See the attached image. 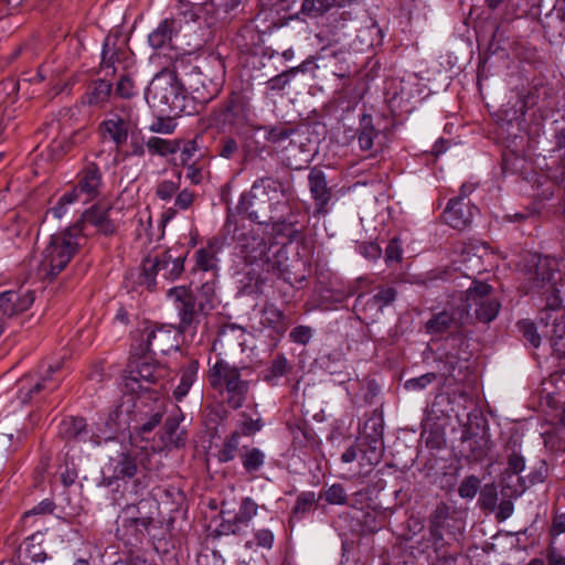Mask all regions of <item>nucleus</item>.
Masks as SVG:
<instances>
[{
	"mask_svg": "<svg viewBox=\"0 0 565 565\" xmlns=\"http://www.w3.org/2000/svg\"><path fill=\"white\" fill-rule=\"evenodd\" d=\"M100 132L105 139H110L117 149L127 142L129 124L118 115H113L100 124Z\"/></svg>",
	"mask_w": 565,
	"mask_h": 565,
	"instance_id": "bb28decb",
	"label": "nucleus"
},
{
	"mask_svg": "<svg viewBox=\"0 0 565 565\" xmlns=\"http://www.w3.org/2000/svg\"><path fill=\"white\" fill-rule=\"evenodd\" d=\"M189 86L192 89V99H196L201 104L209 103L216 96L217 93L215 87L212 89L209 88V85L205 84L201 73L193 74L190 77Z\"/></svg>",
	"mask_w": 565,
	"mask_h": 565,
	"instance_id": "c9c22d12",
	"label": "nucleus"
},
{
	"mask_svg": "<svg viewBox=\"0 0 565 565\" xmlns=\"http://www.w3.org/2000/svg\"><path fill=\"white\" fill-rule=\"evenodd\" d=\"M110 209H104L97 205H94L86 210L82 220L77 222L75 225H82L83 227V236L85 237V230L87 225L94 226L99 233L105 235H111L116 231L115 223L109 217Z\"/></svg>",
	"mask_w": 565,
	"mask_h": 565,
	"instance_id": "b1692460",
	"label": "nucleus"
},
{
	"mask_svg": "<svg viewBox=\"0 0 565 565\" xmlns=\"http://www.w3.org/2000/svg\"><path fill=\"white\" fill-rule=\"evenodd\" d=\"M174 337L170 329L163 327L147 328L143 331V352L168 353L174 348Z\"/></svg>",
	"mask_w": 565,
	"mask_h": 565,
	"instance_id": "5701e85b",
	"label": "nucleus"
},
{
	"mask_svg": "<svg viewBox=\"0 0 565 565\" xmlns=\"http://www.w3.org/2000/svg\"><path fill=\"white\" fill-rule=\"evenodd\" d=\"M359 451L361 454V465L375 466L377 465L384 452L383 439H362L359 445Z\"/></svg>",
	"mask_w": 565,
	"mask_h": 565,
	"instance_id": "473e14b6",
	"label": "nucleus"
},
{
	"mask_svg": "<svg viewBox=\"0 0 565 565\" xmlns=\"http://www.w3.org/2000/svg\"><path fill=\"white\" fill-rule=\"evenodd\" d=\"M335 0H303L301 12L310 18H317L328 12Z\"/></svg>",
	"mask_w": 565,
	"mask_h": 565,
	"instance_id": "49530a36",
	"label": "nucleus"
},
{
	"mask_svg": "<svg viewBox=\"0 0 565 565\" xmlns=\"http://www.w3.org/2000/svg\"><path fill=\"white\" fill-rule=\"evenodd\" d=\"M266 140L271 143H281L296 132L294 127L282 125L266 127Z\"/></svg>",
	"mask_w": 565,
	"mask_h": 565,
	"instance_id": "603ef678",
	"label": "nucleus"
},
{
	"mask_svg": "<svg viewBox=\"0 0 565 565\" xmlns=\"http://www.w3.org/2000/svg\"><path fill=\"white\" fill-rule=\"evenodd\" d=\"M217 341L222 345L237 344L243 348L246 342V331L244 328L236 324L224 326L218 333Z\"/></svg>",
	"mask_w": 565,
	"mask_h": 565,
	"instance_id": "58836bf2",
	"label": "nucleus"
},
{
	"mask_svg": "<svg viewBox=\"0 0 565 565\" xmlns=\"http://www.w3.org/2000/svg\"><path fill=\"white\" fill-rule=\"evenodd\" d=\"M437 379H444V375H438L435 372H428L418 377L407 380L404 383V387L407 391H422L425 390L433 382H435Z\"/></svg>",
	"mask_w": 565,
	"mask_h": 565,
	"instance_id": "5fc2aeb1",
	"label": "nucleus"
},
{
	"mask_svg": "<svg viewBox=\"0 0 565 565\" xmlns=\"http://www.w3.org/2000/svg\"><path fill=\"white\" fill-rule=\"evenodd\" d=\"M180 23L173 18L162 20L159 25L148 35V42L154 50L169 46L180 31Z\"/></svg>",
	"mask_w": 565,
	"mask_h": 565,
	"instance_id": "a878e982",
	"label": "nucleus"
},
{
	"mask_svg": "<svg viewBox=\"0 0 565 565\" xmlns=\"http://www.w3.org/2000/svg\"><path fill=\"white\" fill-rule=\"evenodd\" d=\"M302 265L303 264L299 258H289L286 246H278L276 244L270 256L267 257L263 270L271 273L292 286L296 282L303 281L305 279V275L302 273H298V269H300Z\"/></svg>",
	"mask_w": 565,
	"mask_h": 565,
	"instance_id": "1a4fd4ad",
	"label": "nucleus"
},
{
	"mask_svg": "<svg viewBox=\"0 0 565 565\" xmlns=\"http://www.w3.org/2000/svg\"><path fill=\"white\" fill-rule=\"evenodd\" d=\"M540 323L545 328L543 335L554 339L565 338V310L562 308V302L555 308L547 306V300L540 313Z\"/></svg>",
	"mask_w": 565,
	"mask_h": 565,
	"instance_id": "6ab92c4d",
	"label": "nucleus"
},
{
	"mask_svg": "<svg viewBox=\"0 0 565 565\" xmlns=\"http://www.w3.org/2000/svg\"><path fill=\"white\" fill-rule=\"evenodd\" d=\"M167 297L173 305L179 318L178 331L181 333H195L201 321V316L206 315L199 310L194 294L184 286H178L170 288L167 291Z\"/></svg>",
	"mask_w": 565,
	"mask_h": 565,
	"instance_id": "0eeeda50",
	"label": "nucleus"
},
{
	"mask_svg": "<svg viewBox=\"0 0 565 565\" xmlns=\"http://www.w3.org/2000/svg\"><path fill=\"white\" fill-rule=\"evenodd\" d=\"M397 291L395 290V288H382L365 302V309L381 312L385 307L390 306L395 301Z\"/></svg>",
	"mask_w": 565,
	"mask_h": 565,
	"instance_id": "ea45409f",
	"label": "nucleus"
},
{
	"mask_svg": "<svg viewBox=\"0 0 565 565\" xmlns=\"http://www.w3.org/2000/svg\"><path fill=\"white\" fill-rule=\"evenodd\" d=\"M260 323L270 328L278 335H282L289 326L287 317L274 305H266L262 311Z\"/></svg>",
	"mask_w": 565,
	"mask_h": 565,
	"instance_id": "2f4dec72",
	"label": "nucleus"
},
{
	"mask_svg": "<svg viewBox=\"0 0 565 565\" xmlns=\"http://www.w3.org/2000/svg\"><path fill=\"white\" fill-rule=\"evenodd\" d=\"M111 84L105 79L95 81L88 88L87 100L89 105H100L107 100L111 92Z\"/></svg>",
	"mask_w": 565,
	"mask_h": 565,
	"instance_id": "79ce46f5",
	"label": "nucleus"
},
{
	"mask_svg": "<svg viewBox=\"0 0 565 565\" xmlns=\"http://www.w3.org/2000/svg\"><path fill=\"white\" fill-rule=\"evenodd\" d=\"M297 73V68H290L285 71L274 77H271L268 82V88L270 90H282L290 82L292 75Z\"/></svg>",
	"mask_w": 565,
	"mask_h": 565,
	"instance_id": "338daca9",
	"label": "nucleus"
},
{
	"mask_svg": "<svg viewBox=\"0 0 565 565\" xmlns=\"http://www.w3.org/2000/svg\"><path fill=\"white\" fill-rule=\"evenodd\" d=\"M287 372V360L284 356L276 358L265 374L266 381H273L285 375Z\"/></svg>",
	"mask_w": 565,
	"mask_h": 565,
	"instance_id": "774afa93",
	"label": "nucleus"
},
{
	"mask_svg": "<svg viewBox=\"0 0 565 565\" xmlns=\"http://www.w3.org/2000/svg\"><path fill=\"white\" fill-rule=\"evenodd\" d=\"M183 419V415L178 411L175 415H171L167 418L163 429L160 434V443L157 446H152L154 451H161L170 448H180L185 445L186 434L184 429L180 428V423Z\"/></svg>",
	"mask_w": 565,
	"mask_h": 565,
	"instance_id": "a211bd4d",
	"label": "nucleus"
},
{
	"mask_svg": "<svg viewBox=\"0 0 565 565\" xmlns=\"http://www.w3.org/2000/svg\"><path fill=\"white\" fill-rule=\"evenodd\" d=\"M239 433L234 431L223 443L221 450L217 454V458L221 462L232 461L237 454L239 448Z\"/></svg>",
	"mask_w": 565,
	"mask_h": 565,
	"instance_id": "a18cd8bd",
	"label": "nucleus"
},
{
	"mask_svg": "<svg viewBox=\"0 0 565 565\" xmlns=\"http://www.w3.org/2000/svg\"><path fill=\"white\" fill-rule=\"evenodd\" d=\"M403 257V248L397 237L392 238L385 248V263L391 266L393 263H399Z\"/></svg>",
	"mask_w": 565,
	"mask_h": 565,
	"instance_id": "0e129e2a",
	"label": "nucleus"
},
{
	"mask_svg": "<svg viewBox=\"0 0 565 565\" xmlns=\"http://www.w3.org/2000/svg\"><path fill=\"white\" fill-rule=\"evenodd\" d=\"M103 184V174L94 162L87 163L77 175V191L83 193L85 202L97 198Z\"/></svg>",
	"mask_w": 565,
	"mask_h": 565,
	"instance_id": "aec40b11",
	"label": "nucleus"
},
{
	"mask_svg": "<svg viewBox=\"0 0 565 565\" xmlns=\"http://www.w3.org/2000/svg\"><path fill=\"white\" fill-rule=\"evenodd\" d=\"M491 291L492 287L486 282H475L467 290L462 309L469 313V319L475 317L479 322L489 323L497 318L501 305Z\"/></svg>",
	"mask_w": 565,
	"mask_h": 565,
	"instance_id": "423d86ee",
	"label": "nucleus"
},
{
	"mask_svg": "<svg viewBox=\"0 0 565 565\" xmlns=\"http://www.w3.org/2000/svg\"><path fill=\"white\" fill-rule=\"evenodd\" d=\"M266 455L259 448H245L241 454L243 468L248 475H255L265 463Z\"/></svg>",
	"mask_w": 565,
	"mask_h": 565,
	"instance_id": "4c0bfd02",
	"label": "nucleus"
},
{
	"mask_svg": "<svg viewBox=\"0 0 565 565\" xmlns=\"http://www.w3.org/2000/svg\"><path fill=\"white\" fill-rule=\"evenodd\" d=\"M138 475V466L136 459L130 455L122 452L113 466L111 477L116 480L132 479Z\"/></svg>",
	"mask_w": 565,
	"mask_h": 565,
	"instance_id": "72a5a7b5",
	"label": "nucleus"
},
{
	"mask_svg": "<svg viewBox=\"0 0 565 565\" xmlns=\"http://www.w3.org/2000/svg\"><path fill=\"white\" fill-rule=\"evenodd\" d=\"M469 320V313L465 309H457L454 311L444 310L434 315L426 322V330L428 333H441L450 328H458Z\"/></svg>",
	"mask_w": 565,
	"mask_h": 565,
	"instance_id": "393cba45",
	"label": "nucleus"
},
{
	"mask_svg": "<svg viewBox=\"0 0 565 565\" xmlns=\"http://www.w3.org/2000/svg\"><path fill=\"white\" fill-rule=\"evenodd\" d=\"M258 504L249 497H244L237 509L222 505L218 533L222 535H244L248 532L253 519L258 513Z\"/></svg>",
	"mask_w": 565,
	"mask_h": 565,
	"instance_id": "6e6552de",
	"label": "nucleus"
},
{
	"mask_svg": "<svg viewBox=\"0 0 565 565\" xmlns=\"http://www.w3.org/2000/svg\"><path fill=\"white\" fill-rule=\"evenodd\" d=\"M130 379L136 382L158 383L167 373L164 366L149 362L147 358L138 360L130 369Z\"/></svg>",
	"mask_w": 565,
	"mask_h": 565,
	"instance_id": "c85d7f7f",
	"label": "nucleus"
},
{
	"mask_svg": "<svg viewBox=\"0 0 565 565\" xmlns=\"http://www.w3.org/2000/svg\"><path fill=\"white\" fill-rule=\"evenodd\" d=\"M194 299L198 301L199 310L207 315L216 305L215 282L206 281L202 284L194 295Z\"/></svg>",
	"mask_w": 565,
	"mask_h": 565,
	"instance_id": "e433bc0d",
	"label": "nucleus"
},
{
	"mask_svg": "<svg viewBox=\"0 0 565 565\" xmlns=\"http://www.w3.org/2000/svg\"><path fill=\"white\" fill-rule=\"evenodd\" d=\"M181 185V171H177L173 179L162 180L156 185V195L161 201H170Z\"/></svg>",
	"mask_w": 565,
	"mask_h": 565,
	"instance_id": "37998d69",
	"label": "nucleus"
},
{
	"mask_svg": "<svg viewBox=\"0 0 565 565\" xmlns=\"http://www.w3.org/2000/svg\"><path fill=\"white\" fill-rule=\"evenodd\" d=\"M519 331L523 334L524 339L533 347L537 348L541 343V337L537 333L536 327L529 320H522L518 323Z\"/></svg>",
	"mask_w": 565,
	"mask_h": 565,
	"instance_id": "052dcab7",
	"label": "nucleus"
},
{
	"mask_svg": "<svg viewBox=\"0 0 565 565\" xmlns=\"http://www.w3.org/2000/svg\"><path fill=\"white\" fill-rule=\"evenodd\" d=\"M324 499L329 504H345L348 494L340 483H334L324 492Z\"/></svg>",
	"mask_w": 565,
	"mask_h": 565,
	"instance_id": "e2e57ef3",
	"label": "nucleus"
},
{
	"mask_svg": "<svg viewBox=\"0 0 565 565\" xmlns=\"http://www.w3.org/2000/svg\"><path fill=\"white\" fill-rule=\"evenodd\" d=\"M289 188L277 179H257L250 189L249 217L259 224L285 223L284 211L288 210Z\"/></svg>",
	"mask_w": 565,
	"mask_h": 565,
	"instance_id": "f257e3e1",
	"label": "nucleus"
},
{
	"mask_svg": "<svg viewBox=\"0 0 565 565\" xmlns=\"http://www.w3.org/2000/svg\"><path fill=\"white\" fill-rule=\"evenodd\" d=\"M308 186L311 199L315 202V214H327L333 193L323 169L317 166L310 169Z\"/></svg>",
	"mask_w": 565,
	"mask_h": 565,
	"instance_id": "ddd939ff",
	"label": "nucleus"
},
{
	"mask_svg": "<svg viewBox=\"0 0 565 565\" xmlns=\"http://www.w3.org/2000/svg\"><path fill=\"white\" fill-rule=\"evenodd\" d=\"M184 255H173L172 249H168L153 258L148 257L142 263L137 281L148 290H153L158 275H161L166 280L180 278L184 270Z\"/></svg>",
	"mask_w": 565,
	"mask_h": 565,
	"instance_id": "39448f33",
	"label": "nucleus"
},
{
	"mask_svg": "<svg viewBox=\"0 0 565 565\" xmlns=\"http://www.w3.org/2000/svg\"><path fill=\"white\" fill-rule=\"evenodd\" d=\"M524 288L547 300V306L555 308L561 303L557 281L561 279L558 260L552 256L529 254L524 265Z\"/></svg>",
	"mask_w": 565,
	"mask_h": 565,
	"instance_id": "7ed1b4c3",
	"label": "nucleus"
},
{
	"mask_svg": "<svg viewBox=\"0 0 565 565\" xmlns=\"http://www.w3.org/2000/svg\"><path fill=\"white\" fill-rule=\"evenodd\" d=\"M468 341L461 335H451L446 339L445 352L440 355L448 376L456 379V370L467 367L469 360Z\"/></svg>",
	"mask_w": 565,
	"mask_h": 565,
	"instance_id": "f8f14e48",
	"label": "nucleus"
},
{
	"mask_svg": "<svg viewBox=\"0 0 565 565\" xmlns=\"http://www.w3.org/2000/svg\"><path fill=\"white\" fill-rule=\"evenodd\" d=\"M84 242L82 225H73L66 231L53 235L39 265L40 276L50 279L56 277Z\"/></svg>",
	"mask_w": 565,
	"mask_h": 565,
	"instance_id": "20e7f679",
	"label": "nucleus"
},
{
	"mask_svg": "<svg viewBox=\"0 0 565 565\" xmlns=\"http://www.w3.org/2000/svg\"><path fill=\"white\" fill-rule=\"evenodd\" d=\"M252 116V104L247 96L243 94H232L225 106V117L231 124H242L248 121Z\"/></svg>",
	"mask_w": 565,
	"mask_h": 565,
	"instance_id": "cd10ccee",
	"label": "nucleus"
},
{
	"mask_svg": "<svg viewBox=\"0 0 565 565\" xmlns=\"http://www.w3.org/2000/svg\"><path fill=\"white\" fill-rule=\"evenodd\" d=\"M316 505V495L313 492H302L298 495L296 504L292 509V515L297 518L303 516Z\"/></svg>",
	"mask_w": 565,
	"mask_h": 565,
	"instance_id": "3c124183",
	"label": "nucleus"
},
{
	"mask_svg": "<svg viewBox=\"0 0 565 565\" xmlns=\"http://www.w3.org/2000/svg\"><path fill=\"white\" fill-rule=\"evenodd\" d=\"M211 372L212 375L224 381L228 405L234 409L242 407L246 399L249 385L247 381L242 380L238 369L228 365L224 361H220L213 365Z\"/></svg>",
	"mask_w": 565,
	"mask_h": 565,
	"instance_id": "9d476101",
	"label": "nucleus"
},
{
	"mask_svg": "<svg viewBox=\"0 0 565 565\" xmlns=\"http://www.w3.org/2000/svg\"><path fill=\"white\" fill-rule=\"evenodd\" d=\"M275 536L274 533L268 529H259L254 532L253 539L246 541L245 548L253 550L260 547L270 550L274 545Z\"/></svg>",
	"mask_w": 565,
	"mask_h": 565,
	"instance_id": "de8ad7c7",
	"label": "nucleus"
},
{
	"mask_svg": "<svg viewBox=\"0 0 565 565\" xmlns=\"http://www.w3.org/2000/svg\"><path fill=\"white\" fill-rule=\"evenodd\" d=\"M379 137V131L373 126V119L371 115L363 114L360 119V129L358 141L361 150L370 151L373 156L377 148L375 147V139Z\"/></svg>",
	"mask_w": 565,
	"mask_h": 565,
	"instance_id": "7c9ffc66",
	"label": "nucleus"
},
{
	"mask_svg": "<svg viewBox=\"0 0 565 565\" xmlns=\"http://www.w3.org/2000/svg\"><path fill=\"white\" fill-rule=\"evenodd\" d=\"M119 54H124L115 46V40L110 36H107L104 41L103 52H102V67L103 68H114L115 62L118 61Z\"/></svg>",
	"mask_w": 565,
	"mask_h": 565,
	"instance_id": "8fccbe9b",
	"label": "nucleus"
},
{
	"mask_svg": "<svg viewBox=\"0 0 565 565\" xmlns=\"http://www.w3.org/2000/svg\"><path fill=\"white\" fill-rule=\"evenodd\" d=\"M216 253L212 246L200 248L195 252L194 270L214 271L217 268Z\"/></svg>",
	"mask_w": 565,
	"mask_h": 565,
	"instance_id": "a19ab883",
	"label": "nucleus"
},
{
	"mask_svg": "<svg viewBox=\"0 0 565 565\" xmlns=\"http://www.w3.org/2000/svg\"><path fill=\"white\" fill-rule=\"evenodd\" d=\"M443 530H429V543L435 556H444L450 553L448 543L445 541Z\"/></svg>",
	"mask_w": 565,
	"mask_h": 565,
	"instance_id": "bf43d9fd",
	"label": "nucleus"
},
{
	"mask_svg": "<svg viewBox=\"0 0 565 565\" xmlns=\"http://www.w3.org/2000/svg\"><path fill=\"white\" fill-rule=\"evenodd\" d=\"M238 141L231 136L222 137L216 146L217 156L227 160L233 159L234 156L238 152Z\"/></svg>",
	"mask_w": 565,
	"mask_h": 565,
	"instance_id": "864d4df0",
	"label": "nucleus"
},
{
	"mask_svg": "<svg viewBox=\"0 0 565 565\" xmlns=\"http://www.w3.org/2000/svg\"><path fill=\"white\" fill-rule=\"evenodd\" d=\"M198 370L199 363L195 360L190 361L188 365L182 369L180 383L173 391L175 399L181 401L189 393L196 379Z\"/></svg>",
	"mask_w": 565,
	"mask_h": 565,
	"instance_id": "f704fd0d",
	"label": "nucleus"
},
{
	"mask_svg": "<svg viewBox=\"0 0 565 565\" xmlns=\"http://www.w3.org/2000/svg\"><path fill=\"white\" fill-rule=\"evenodd\" d=\"M383 439V418L373 414L363 425L362 439Z\"/></svg>",
	"mask_w": 565,
	"mask_h": 565,
	"instance_id": "09e8293b",
	"label": "nucleus"
},
{
	"mask_svg": "<svg viewBox=\"0 0 565 565\" xmlns=\"http://www.w3.org/2000/svg\"><path fill=\"white\" fill-rule=\"evenodd\" d=\"M489 450V439L480 428L465 427L461 436V454L469 461H480Z\"/></svg>",
	"mask_w": 565,
	"mask_h": 565,
	"instance_id": "dca6fc26",
	"label": "nucleus"
},
{
	"mask_svg": "<svg viewBox=\"0 0 565 565\" xmlns=\"http://www.w3.org/2000/svg\"><path fill=\"white\" fill-rule=\"evenodd\" d=\"M61 369V363L49 364L44 373L41 374L40 379L29 387H25L24 383L26 379H21L19 381L20 385V398L22 403L30 402L35 395L42 392H52L58 386V380H56L53 375Z\"/></svg>",
	"mask_w": 565,
	"mask_h": 565,
	"instance_id": "f3484780",
	"label": "nucleus"
},
{
	"mask_svg": "<svg viewBox=\"0 0 565 565\" xmlns=\"http://www.w3.org/2000/svg\"><path fill=\"white\" fill-rule=\"evenodd\" d=\"M166 411L162 405H159L146 419L140 424L138 430L140 434L152 431L161 422Z\"/></svg>",
	"mask_w": 565,
	"mask_h": 565,
	"instance_id": "680f3d73",
	"label": "nucleus"
},
{
	"mask_svg": "<svg viewBox=\"0 0 565 565\" xmlns=\"http://www.w3.org/2000/svg\"><path fill=\"white\" fill-rule=\"evenodd\" d=\"M148 501L141 500L137 507H127L124 510L122 526L127 529L132 535L143 534L148 531L152 523V516L150 515H136L135 512L140 514V509Z\"/></svg>",
	"mask_w": 565,
	"mask_h": 565,
	"instance_id": "c756f323",
	"label": "nucleus"
},
{
	"mask_svg": "<svg viewBox=\"0 0 565 565\" xmlns=\"http://www.w3.org/2000/svg\"><path fill=\"white\" fill-rule=\"evenodd\" d=\"M473 211L477 207H471L462 198H452L444 211V220L450 227L463 230L471 223Z\"/></svg>",
	"mask_w": 565,
	"mask_h": 565,
	"instance_id": "4be33fe9",
	"label": "nucleus"
},
{
	"mask_svg": "<svg viewBox=\"0 0 565 565\" xmlns=\"http://www.w3.org/2000/svg\"><path fill=\"white\" fill-rule=\"evenodd\" d=\"M508 468L504 473L503 481L507 487L512 489L511 495H520L526 488V484L520 473L525 468V459L521 452L520 445L512 440L507 446Z\"/></svg>",
	"mask_w": 565,
	"mask_h": 565,
	"instance_id": "9b49d317",
	"label": "nucleus"
},
{
	"mask_svg": "<svg viewBox=\"0 0 565 565\" xmlns=\"http://www.w3.org/2000/svg\"><path fill=\"white\" fill-rule=\"evenodd\" d=\"M146 99L151 108L167 116L192 115L196 111L183 84L174 72L168 70L152 78L146 92Z\"/></svg>",
	"mask_w": 565,
	"mask_h": 565,
	"instance_id": "f03ea898",
	"label": "nucleus"
},
{
	"mask_svg": "<svg viewBox=\"0 0 565 565\" xmlns=\"http://www.w3.org/2000/svg\"><path fill=\"white\" fill-rule=\"evenodd\" d=\"M147 148L153 154L167 156L179 150V142L159 137H151L146 142Z\"/></svg>",
	"mask_w": 565,
	"mask_h": 565,
	"instance_id": "c03bdc74",
	"label": "nucleus"
},
{
	"mask_svg": "<svg viewBox=\"0 0 565 565\" xmlns=\"http://www.w3.org/2000/svg\"><path fill=\"white\" fill-rule=\"evenodd\" d=\"M498 501V492L497 487L493 483L486 484L481 491L479 497V503L481 508L493 511L497 507Z\"/></svg>",
	"mask_w": 565,
	"mask_h": 565,
	"instance_id": "13d9d810",
	"label": "nucleus"
},
{
	"mask_svg": "<svg viewBox=\"0 0 565 565\" xmlns=\"http://www.w3.org/2000/svg\"><path fill=\"white\" fill-rule=\"evenodd\" d=\"M449 516V508L441 503L438 504L430 515V525L429 530H443L445 521Z\"/></svg>",
	"mask_w": 565,
	"mask_h": 565,
	"instance_id": "69168bd1",
	"label": "nucleus"
},
{
	"mask_svg": "<svg viewBox=\"0 0 565 565\" xmlns=\"http://www.w3.org/2000/svg\"><path fill=\"white\" fill-rule=\"evenodd\" d=\"M241 418L242 419L239 423V428H241L239 435L242 434L244 436H252V435L256 434L257 431L262 430V428L265 425L259 415H257L256 418H253V417L248 416L247 413L243 412V413H241Z\"/></svg>",
	"mask_w": 565,
	"mask_h": 565,
	"instance_id": "6e6d98bb",
	"label": "nucleus"
},
{
	"mask_svg": "<svg viewBox=\"0 0 565 565\" xmlns=\"http://www.w3.org/2000/svg\"><path fill=\"white\" fill-rule=\"evenodd\" d=\"M58 434L66 441H92L96 446L99 445L98 436L88 430L83 417L64 418L60 424Z\"/></svg>",
	"mask_w": 565,
	"mask_h": 565,
	"instance_id": "412c9836",
	"label": "nucleus"
},
{
	"mask_svg": "<svg viewBox=\"0 0 565 565\" xmlns=\"http://www.w3.org/2000/svg\"><path fill=\"white\" fill-rule=\"evenodd\" d=\"M34 302L33 291L7 290L0 294V319L12 318L26 311Z\"/></svg>",
	"mask_w": 565,
	"mask_h": 565,
	"instance_id": "4468645a",
	"label": "nucleus"
},
{
	"mask_svg": "<svg viewBox=\"0 0 565 565\" xmlns=\"http://www.w3.org/2000/svg\"><path fill=\"white\" fill-rule=\"evenodd\" d=\"M276 244H268L263 237L253 234H243L239 250L248 264H256L264 268L267 257L270 256Z\"/></svg>",
	"mask_w": 565,
	"mask_h": 565,
	"instance_id": "2eb2a0df",
	"label": "nucleus"
},
{
	"mask_svg": "<svg viewBox=\"0 0 565 565\" xmlns=\"http://www.w3.org/2000/svg\"><path fill=\"white\" fill-rule=\"evenodd\" d=\"M480 479L476 476L466 477L459 484L458 494L462 499H473L480 490Z\"/></svg>",
	"mask_w": 565,
	"mask_h": 565,
	"instance_id": "4d7b16f0",
	"label": "nucleus"
}]
</instances>
